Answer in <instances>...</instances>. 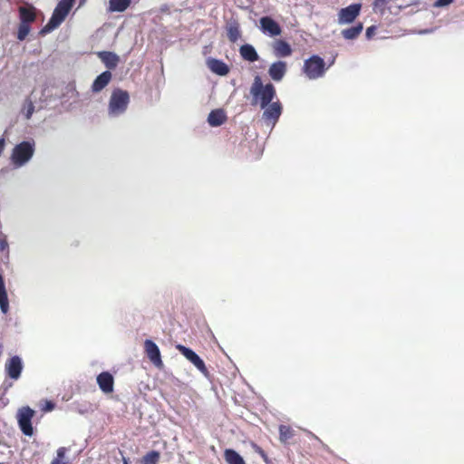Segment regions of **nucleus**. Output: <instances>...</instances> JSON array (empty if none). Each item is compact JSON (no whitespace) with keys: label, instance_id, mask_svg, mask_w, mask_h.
<instances>
[{"label":"nucleus","instance_id":"1","mask_svg":"<svg viewBox=\"0 0 464 464\" xmlns=\"http://www.w3.org/2000/svg\"><path fill=\"white\" fill-rule=\"evenodd\" d=\"M250 93L253 97L252 103L256 104L259 102L262 109H265L269 103L273 102L272 101L276 95L275 86L271 82L264 85L259 75H256L254 78V82L250 88Z\"/></svg>","mask_w":464,"mask_h":464},{"label":"nucleus","instance_id":"2","mask_svg":"<svg viewBox=\"0 0 464 464\" xmlns=\"http://www.w3.org/2000/svg\"><path fill=\"white\" fill-rule=\"evenodd\" d=\"M75 0H61L54 8L48 23L41 29L40 34H45L57 28L70 13Z\"/></svg>","mask_w":464,"mask_h":464},{"label":"nucleus","instance_id":"3","mask_svg":"<svg viewBox=\"0 0 464 464\" xmlns=\"http://www.w3.org/2000/svg\"><path fill=\"white\" fill-rule=\"evenodd\" d=\"M130 103V94L127 91L116 88L112 91L109 105L108 113L110 116L116 117L124 113Z\"/></svg>","mask_w":464,"mask_h":464},{"label":"nucleus","instance_id":"4","mask_svg":"<svg viewBox=\"0 0 464 464\" xmlns=\"http://www.w3.org/2000/svg\"><path fill=\"white\" fill-rule=\"evenodd\" d=\"M34 153V143L22 141L15 145L12 150L11 162L15 168H20L27 163Z\"/></svg>","mask_w":464,"mask_h":464},{"label":"nucleus","instance_id":"5","mask_svg":"<svg viewBox=\"0 0 464 464\" xmlns=\"http://www.w3.org/2000/svg\"><path fill=\"white\" fill-rule=\"evenodd\" d=\"M325 62L319 55H312L304 63L303 72L309 80H315L324 75L326 70Z\"/></svg>","mask_w":464,"mask_h":464},{"label":"nucleus","instance_id":"6","mask_svg":"<svg viewBox=\"0 0 464 464\" xmlns=\"http://www.w3.org/2000/svg\"><path fill=\"white\" fill-rule=\"evenodd\" d=\"M34 415V411L30 407H23L17 413V420L22 432L26 436H32L34 433L32 426V419Z\"/></svg>","mask_w":464,"mask_h":464},{"label":"nucleus","instance_id":"7","mask_svg":"<svg viewBox=\"0 0 464 464\" xmlns=\"http://www.w3.org/2000/svg\"><path fill=\"white\" fill-rule=\"evenodd\" d=\"M176 348L179 350V352L191 363L194 364V366L204 375L208 374V371L205 365V362L203 360L190 348H188L182 344H178Z\"/></svg>","mask_w":464,"mask_h":464},{"label":"nucleus","instance_id":"8","mask_svg":"<svg viewBox=\"0 0 464 464\" xmlns=\"http://www.w3.org/2000/svg\"><path fill=\"white\" fill-rule=\"evenodd\" d=\"M361 4H352L347 7L340 9L338 13V23L340 24H352L360 14Z\"/></svg>","mask_w":464,"mask_h":464},{"label":"nucleus","instance_id":"9","mask_svg":"<svg viewBox=\"0 0 464 464\" xmlns=\"http://www.w3.org/2000/svg\"><path fill=\"white\" fill-rule=\"evenodd\" d=\"M145 353L150 361L158 368L163 367L160 352L157 344L151 340H146L144 343Z\"/></svg>","mask_w":464,"mask_h":464},{"label":"nucleus","instance_id":"10","mask_svg":"<svg viewBox=\"0 0 464 464\" xmlns=\"http://www.w3.org/2000/svg\"><path fill=\"white\" fill-rule=\"evenodd\" d=\"M5 369L6 374L14 380H17L21 376V372L23 370L22 360L19 356L14 355L11 357L8 361H6Z\"/></svg>","mask_w":464,"mask_h":464},{"label":"nucleus","instance_id":"11","mask_svg":"<svg viewBox=\"0 0 464 464\" xmlns=\"http://www.w3.org/2000/svg\"><path fill=\"white\" fill-rule=\"evenodd\" d=\"M261 30L270 36H278L282 33V29L277 22L269 16H264L260 19Z\"/></svg>","mask_w":464,"mask_h":464},{"label":"nucleus","instance_id":"12","mask_svg":"<svg viewBox=\"0 0 464 464\" xmlns=\"http://www.w3.org/2000/svg\"><path fill=\"white\" fill-rule=\"evenodd\" d=\"M282 113V106L279 101L273 102L265 108L263 119L275 124Z\"/></svg>","mask_w":464,"mask_h":464},{"label":"nucleus","instance_id":"13","mask_svg":"<svg viewBox=\"0 0 464 464\" xmlns=\"http://www.w3.org/2000/svg\"><path fill=\"white\" fill-rule=\"evenodd\" d=\"M96 381L102 392L111 393L113 392L114 378L109 372H102L98 374Z\"/></svg>","mask_w":464,"mask_h":464},{"label":"nucleus","instance_id":"14","mask_svg":"<svg viewBox=\"0 0 464 464\" xmlns=\"http://www.w3.org/2000/svg\"><path fill=\"white\" fill-rule=\"evenodd\" d=\"M287 65L285 62L278 61L276 63H273L269 69H268V74L269 76L276 82L281 81L285 72H286Z\"/></svg>","mask_w":464,"mask_h":464},{"label":"nucleus","instance_id":"15","mask_svg":"<svg viewBox=\"0 0 464 464\" xmlns=\"http://www.w3.org/2000/svg\"><path fill=\"white\" fill-rule=\"evenodd\" d=\"M20 22L32 24L36 20V9L32 5L20 6L18 8Z\"/></svg>","mask_w":464,"mask_h":464},{"label":"nucleus","instance_id":"16","mask_svg":"<svg viewBox=\"0 0 464 464\" xmlns=\"http://www.w3.org/2000/svg\"><path fill=\"white\" fill-rule=\"evenodd\" d=\"M207 65L212 72L219 76H225L229 72V67L227 66V64L218 59H208Z\"/></svg>","mask_w":464,"mask_h":464},{"label":"nucleus","instance_id":"17","mask_svg":"<svg viewBox=\"0 0 464 464\" xmlns=\"http://www.w3.org/2000/svg\"><path fill=\"white\" fill-rule=\"evenodd\" d=\"M98 57L101 59V61L104 63L106 68L109 70H114L120 62L119 56L112 53L108 51H102L98 53Z\"/></svg>","mask_w":464,"mask_h":464},{"label":"nucleus","instance_id":"18","mask_svg":"<svg viewBox=\"0 0 464 464\" xmlns=\"http://www.w3.org/2000/svg\"><path fill=\"white\" fill-rule=\"evenodd\" d=\"M273 52L276 57H287L292 54L293 50L286 41L278 39L273 43Z\"/></svg>","mask_w":464,"mask_h":464},{"label":"nucleus","instance_id":"19","mask_svg":"<svg viewBox=\"0 0 464 464\" xmlns=\"http://www.w3.org/2000/svg\"><path fill=\"white\" fill-rule=\"evenodd\" d=\"M111 72L105 71L96 77L92 85V91L93 92H99L103 90L111 80Z\"/></svg>","mask_w":464,"mask_h":464},{"label":"nucleus","instance_id":"20","mask_svg":"<svg viewBox=\"0 0 464 464\" xmlns=\"http://www.w3.org/2000/svg\"><path fill=\"white\" fill-rule=\"evenodd\" d=\"M278 431L281 443L285 445L292 443L295 436V430L291 426L281 424L278 428Z\"/></svg>","mask_w":464,"mask_h":464},{"label":"nucleus","instance_id":"21","mask_svg":"<svg viewBox=\"0 0 464 464\" xmlns=\"http://www.w3.org/2000/svg\"><path fill=\"white\" fill-rule=\"evenodd\" d=\"M227 115L222 109H217L210 111L208 117V122L212 127H218L225 123Z\"/></svg>","mask_w":464,"mask_h":464},{"label":"nucleus","instance_id":"22","mask_svg":"<svg viewBox=\"0 0 464 464\" xmlns=\"http://www.w3.org/2000/svg\"><path fill=\"white\" fill-rule=\"evenodd\" d=\"M0 309L4 314L9 310V301L2 271H0Z\"/></svg>","mask_w":464,"mask_h":464},{"label":"nucleus","instance_id":"23","mask_svg":"<svg viewBox=\"0 0 464 464\" xmlns=\"http://www.w3.org/2000/svg\"><path fill=\"white\" fill-rule=\"evenodd\" d=\"M240 55L242 58L248 62H256L258 60V54L255 48L250 44H244L239 49Z\"/></svg>","mask_w":464,"mask_h":464},{"label":"nucleus","instance_id":"24","mask_svg":"<svg viewBox=\"0 0 464 464\" xmlns=\"http://www.w3.org/2000/svg\"><path fill=\"white\" fill-rule=\"evenodd\" d=\"M362 23H358L356 25L342 30L341 34L346 40L356 39L362 32Z\"/></svg>","mask_w":464,"mask_h":464},{"label":"nucleus","instance_id":"25","mask_svg":"<svg viewBox=\"0 0 464 464\" xmlns=\"http://www.w3.org/2000/svg\"><path fill=\"white\" fill-rule=\"evenodd\" d=\"M224 458L227 464H246L244 459L232 449L225 450Z\"/></svg>","mask_w":464,"mask_h":464},{"label":"nucleus","instance_id":"26","mask_svg":"<svg viewBox=\"0 0 464 464\" xmlns=\"http://www.w3.org/2000/svg\"><path fill=\"white\" fill-rule=\"evenodd\" d=\"M130 3L131 0H110L108 10L110 12H124Z\"/></svg>","mask_w":464,"mask_h":464},{"label":"nucleus","instance_id":"27","mask_svg":"<svg viewBox=\"0 0 464 464\" xmlns=\"http://www.w3.org/2000/svg\"><path fill=\"white\" fill-rule=\"evenodd\" d=\"M393 0H374L372 3V11L375 14H379L381 15L385 14L386 10L389 9V5Z\"/></svg>","mask_w":464,"mask_h":464},{"label":"nucleus","instance_id":"28","mask_svg":"<svg viewBox=\"0 0 464 464\" xmlns=\"http://www.w3.org/2000/svg\"><path fill=\"white\" fill-rule=\"evenodd\" d=\"M160 459V452L157 450H151L142 457L140 464H158Z\"/></svg>","mask_w":464,"mask_h":464},{"label":"nucleus","instance_id":"29","mask_svg":"<svg viewBox=\"0 0 464 464\" xmlns=\"http://www.w3.org/2000/svg\"><path fill=\"white\" fill-rule=\"evenodd\" d=\"M30 31H31L30 24H25V23L20 22V24L18 25V30H17V39L20 41H24L29 34Z\"/></svg>","mask_w":464,"mask_h":464},{"label":"nucleus","instance_id":"30","mask_svg":"<svg viewBox=\"0 0 464 464\" xmlns=\"http://www.w3.org/2000/svg\"><path fill=\"white\" fill-rule=\"evenodd\" d=\"M227 37L230 42L235 43L240 37V30L237 24H231L227 28Z\"/></svg>","mask_w":464,"mask_h":464},{"label":"nucleus","instance_id":"31","mask_svg":"<svg viewBox=\"0 0 464 464\" xmlns=\"http://www.w3.org/2000/svg\"><path fill=\"white\" fill-rule=\"evenodd\" d=\"M25 118L28 120L32 117L34 111V105L31 100H27L25 102Z\"/></svg>","mask_w":464,"mask_h":464},{"label":"nucleus","instance_id":"32","mask_svg":"<svg viewBox=\"0 0 464 464\" xmlns=\"http://www.w3.org/2000/svg\"><path fill=\"white\" fill-rule=\"evenodd\" d=\"M453 2L454 0H437L433 5L435 7H443L450 5Z\"/></svg>","mask_w":464,"mask_h":464},{"label":"nucleus","instance_id":"33","mask_svg":"<svg viewBox=\"0 0 464 464\" xmlns=\"http://www.w3.org/2000/svg\"><path fill=\"white\" fill-rule=\"evenodd\" d=\"M375 32H376V26L372 25V26L368 27L366 29V33H365L366 38L371 39L375 34Z\"/></svg>","mask_w":464,"mask_h":464},{"label":"nucleus","instance_id":"34","mask_svg":"<svg viewBox=\"0 0 464 464\" xmlns=\"http://www.w3.org/2000/svg\"><path fill=\"white\" fill-rule=\"evenodd\" d=\"M65 451H66L65 448H63V447L59 448L57 450V458L56 459H60L63 460L65 456Z\"/></svg>","mask_w":464,"mask_h":464},{"label":"nucleus","instance_id":"35","mask_svg":"<svg viewBox=\"0 0 464 464\" xmlns=\"http://www.w3.org/2000/svg\"><path fill=\"white\" fill-rule=\"evenodd\" d=\"M5 147V139L1 138V139H0V156H1V155H2V153L4 152Z\"/></svg>","mask_w":464,"mask_h":464},{"label":"nucleus","instance_id":"36","mask_svg":"<svg viewBox=\"0 0 464 464\" xmlns=\"http://www.w3.org/2000/svg\"><path fill=\"white\" fill-rule=\"evenodd\" d=\"M7 246V242L5 239L0 240V247L4 250Z\"/></svg>","mask_w":464,"mask_h":464},{"label":"nucleus","instance_id":"37","mask_svg":"<svg viewBox=\"0 0 464 464\" xmlns=\"http://www.w3.org/2000/svg\"><path fill=\"white\" fill-rule=\"evenodd\" d=\"M65 462L60 459H55L52 461L51 464H64Z\"/></svg>","mask_w":464,"mask_h":464},{"label":"nucleus","instance_id":"38","mask_svg":"<svg viewBox=\"0 0 464 464\" xmlns=\"http://www.w3.org/2000/svg\"><path fill=\"white\" fill-rule=\"evenodd\" d=\"M54 405L52 402H47L46 410L52 411L53 409Z\"/></svg>","mask_w":464,"mask_h":464},{"label":"nucleus","instance_id":"39","mask_svg":"<svg viewBox=\"0 0 464 464\" xmlns=\"http://www.w3.org/2000/svg\"><path fill=\"white\" fill-rule=\"evenodd\" d=\"M123 464H128V461L126 459H124Z\"/></svg>","mask_w":464,"mask_h":464}]
</instances>
